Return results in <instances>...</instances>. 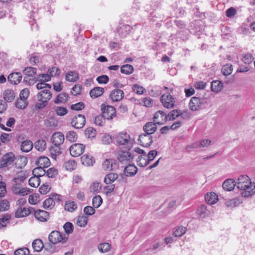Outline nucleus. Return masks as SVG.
I'll return each mask as SVG.
<instances>
[{"label": "nucleus", "instance_id": "obj_2", "mask_svg": "<svg viewBox=\"0 0 255 255\" xmlns=\"http://www.w3.org/2000/svg\"><path fill=\"white\" fill-rule=\"evenodd\" d=\"M135 154L130 151L129 147L126 151H121L118 156V159L122 164H126L130 163L135 157Z\"/></svg>", "mask_w": 255, "mask_h": 255}, {"label": "nucleus", "instance_id": "obj_47", "mask_svg": "<svg viewBox=\"0 0 255 255\" xmlns=\"http://www.w3.org/2000/svg\"><path fill=\"white\" fill-rule=\"evenodd\" d=\"M64 166L66 170L72 171L77 167V163L74 160H68L65 162Z\"/></svg>", "mask_w": 255, "mask_h": 255}, {"label": "nucleus", "instance_id": "obj_31", "mask_svg": "<svg viewBox=\"0 0 255 255\" xmlns=\"http://www.w3.org/2000/svg\"><path fill=\"white\" fill-rule=\"evenodd\" d=\"M118 178V175L117 173L111 172L105 176L104 181L106 184H111Z\"/></svg>", "mask_w": 255, "mask_h": 255}, {"label": "nucleus", "instance_id": "obj_46", "mask_svg": "<svg viewBox=\"0 0 255 255\" xmlns=\"http://www.w3.org/2000/svg\"><path fill=\"white\" fill-rule=\"evenodd\" d=\"M136 160L138 165L141 167H145L149 163L147 159V156L139 155Z\"/></svg>", "mask_w": 255, "mask_h": 255}, {"label": "nucleus", "instance_id": "obj_57", "mask_svg": "<svg viewBox=\"0 0 255 255\" xmlns=\"http://www.w3.org/2000/svg\"><path fill=\"white\" fill-rule=\"evenodd\" d=\"M36 87L37 89H38L39 90H41V91L43 90H45V89H47V88H49V89L51 88V86L50 84L46 83L45 82L41 81L40 80H39V82H38L36 84Z\"/></svg>", "mask_w": 255, "mask_h": 255}, {"label": "nucleus", "instance_id": "obj_37", "mask_svg": "<svg viewBox=\"0 0 255 255\" xmlns=\"http://www.w3.org/2000/svg\"><path fill=\"white\" fill-rule=\"evenodd\" d=\"M68 99V95L65 93H62L57 96L54 103L57 104L66 103Z\"/></svg>", "mask_w": 255, "mask_h": 255}, {"label": "nucleus", "instance_id": "obj_13", "mask_svg": "<svg viewBox=\"0 0 255 255\" xmlns=\"http://www.w3.org/2000/svg\"><path fill=\"white\" fill-rule=\"evenodd\" d=\"M85 123L86 119L84 116L79 114L73 118L71 124L75 128H81L84 126Z\"/></svg>", "mask_w": 255, "mask_h": 255}, {"label": "nucleus", "instance_id": "obj_30", "mask_svg": "<svg viewBox=\"0 0 255 255\" xmlns=\"http://www.w3.org/2000/svg\"><path fill=\"white\" fill-rule=\"evenodd\" d=\"M33 177H31L28 181L29 185L32 187H37L40 184V177H41V174H34Z\"/></svg>", "mask_w": 255, "mask_h": 255}, {"label": "nucleus", "instance_id": "obj_41", "mask_svg": "<svg viewBox=\"0 0 255 255\" xmlns=\"http://www.w3.org/2000/svg\"><path fill=\"white\" fill-rule=\"evenodd\" d=\"M181 111L178 110H173L170 112L167 115V121H173L177 117L180 116Z\"/></svg>", "mask_w": 255, "mask_h": 255}, {"label": "nucleus", "instance_id": "obj_55", "mask_svg": "<svg viewBox=\"0 0 255 255\" xmlns=\"http://www.w3.org/2000/svg\"><path fill=\"white\" fill-rule=\"evenodd\" d=\"M101 140L104 144H109L113 141V138L109 134L105 133L102 135Z\"/></svg>", "mask_w": 255, "mask_h": 255}, {"label": "nucleus", "instance_id": "obj_60", "mask_svg": "<svg viewBox=\"0 0 255 255\" xmlns=\"http://www.w3.org/2000/svg\"><path fill=\"white\" fill-rule=\"evenodd\" d=\"M63 228L65 233L69 235L73 232L74 226L71 223L68 222L64 225Z\"/></svg>", "mask_w": 255, "mask_h": 255}, {"label": "nucleus", "instance_id": "obj_12", "mask_svg": "<svg viewBox=\"0 0 255 255\" xmlns=\"http://www.w3.org/2000/svg\"><path fill=\"white\" fill-rule=\"evenodd\" d=\"M119 167L118 162L113 159H107L104 160L102 164V168L105 170H115Z\"/></svg>", "mask_w": 255, "mask_h": 255}, {"label": "nucleus", "instance_id": "obj_9", "mask_svg": "<svg viewBox=\"0 0 255 255\" xmlns=\"http://www.w3.org/2000/svg\"><path fill=\"white\" fill-rule=\"evenodd\" d=\"M85 149V146L81 143H75L69 148V151L71 156L78 157L81 155Z\"/></svg>", "mask_w": 255, "mask_h": 255}, {"label": "nucleus", "instance_id": "obj_19", "mask_svg": "<svg viewBox=\"0 0 255 255\" xmlns=\"http://www.w3.org/2000/svg\"><path fill=\"white\" fill-rule=\"evenodd\" d=\"M51 140L55 146H59L64 140V135L61 132H55L51 136Z\"/></svg>", "mask_w": 255, "mask_h": 255}, {"label": "nucleus", "instance_id": "obj_59", "mask_svg": "<svg viewBox=\"0 0 255 255\" xmlns=\"http://www.w3.org/2000/svg\"><path fill=\"white\" fill-rule=\"evenodd\" d=\"M132 90L135 93L137 94H142L146 91L145 88L137 84L133 85L132 87Z\"/></svg>", "mask_w": 255, "mask_h": 255}, {"label": "nucleus", "instance_id": "obj_22", "mask_svg": "<svg viewBox=\"0 0 255 255\" xmlns=\"http://www.w3.org/2000/svg\"><path fill=\"white\" fill-rule=\"evenodd\" d=\"M157 128L156 124L152 122L147 123L143 127L145 133L150 135L154 133L156 131Z\"/></svg>", "mask_w": 255, "mask_h": 255}, {"label": "nucleus", "instance_id": "obj_38", "mask_svg": "<svg viewBox=\"0 0 255 255\" xmlns=\"http://www.w3.org/2000/svg\"><path fill=\"white\" fill-rule=\"evenodd\" d=\"M65 78L67 81L74 82L78 80L79 76L77 73L74 71H69L66 74Z\"/></svg>", "mask_w": 255, "mask_h": 255}, {"label": "nucleus", "instance_id": "obj_44", "mask_svg": "<svg viewBox=\"0 0 255 255\" xmlns=\"http://www.w3.org/2000/svg\"><path fill=\"white\" fill-rule=\"evenodd\" d=\"M10 218V215L6 214L2 218H0V229L6 227L7 225L9 224Z\"/></svg>", "mask_w": 255, "mask_h": 255}, {"label": "nucleus", "instance_id": "obj_40", "mask_svg": "<svg viewBox=\"0 0 255 255\" xmlns=\"http://www.w3.org/2000/svg\"><path fill=\"white\" fill-rule=\"evenodd\" d=\"M31 192L30 189L27 188L21 187L20 188H15L13 189V193L15 195H19L21 196H25Z\"/></svg>", "mask_w": 255, "mask_h": 255}, {"label": "nucleus", "instance_id": "obj_24", "mask_svg": "<svg viewBox=\"0 0 255 255\" xmlns=\"http://www.w3.org/2000/svg\"><path fill=\"white\" fill-rule=\"evenodd\" d=\"M242 202V199L241 197H236L226 201L225 205L229 208H235L239 206Z\"/></svg>", "mask_w": 255, "mask_h": 255}, {"label": "nucleus", "instance_id": "obj_1", "mask_svg": "<svg viewBox=\"0 0 255 255\" xmlns=\"http://www.w3.org/2000/svg\"><path fill=\"white\" fill-rule=\"evenodd\" d=\"M236 182L237 188L243 191L242 197H249L255 193V185H253L254 188L253 189L250 179L247 175H240Z\"/></svg>", "mask_w": 255, "mask_h": 255}, {"label": "nucleus", "instance_id": "obj_25", "mask_svg": "<svg viewBox=\"0 0 255 255\" xmlns=\"http://www.w3.org/2000/svg\"><path fill=\"white\" fill-rule=\"evenodd\" d=\"M236 186V182L233 179H228L223 183L222 187L224 190L231 191L233 190Z\"/></svg>", "mask_w": 255, "mask_h": 255}, {"label": "nucleus", "instance_id": "obj_45", "mask_svg": "<svg viewBox=\"0 0 255 255\" xmlns=\"http://www.w3.org/2000/svg\"><path fill=\"white\" fill-rule=\"evenodd\" d=\"M37 69L32 67H27L23 70V73L29 77H32L36 73Z\"/></svg>", "mask_w": 255, "mask_h": 255}, {"label": "nucleus", "instance_id": "obj_15", "mask_svg": "<svg viewBox=\"0 0 255 255\" xmlns=\"http://www.w3.org/2000/svg\"><path fill=\"white\" fill-rule=\"evenodd\" d=\"M50 55H46L40 57L38 53H33L29 58V62L33 64H37L39 63H43L48 62L47 59H51Z\"/></svg>", "mask_w": 255, "mask_h": 255}, {"label": "nucleus", "instance_id": "obj_29", "mask_svg": "<svg viewBox=\"0 0 255 255\" xmlns=\"http://www.w3.org/2000/svg\"><path fill=\"white\" fill-rule=\"evenodd\" d=\"M104 92V89L102 87H95L90 91V95L92 98H96L102 95Z\"/></svg>", "mask_w": 255, "mask_h": 255}, {"label": "nucleus", "instance_id": "obj_56", "mask_svg": "<svg viewBox=\"0 0 255 255\" xmlns=\"http://www.w3.org/2000/svg\"><path fill=\"white\" fill-rule=\"evenodd\" d=\"M232 65H224L222 69V72L223 74L225 76L230 75L232 73Z\"/></svg>", "mask_w": 255, "mask_h": 255}, {"label": "nucleus", "instance_id": "obj_26", "mask_svg": "<svg viewBox=\"0 0 255 255\" xmlns=\"http://www.w3.org/2000/svg\"><path fill=\"white\" fill-rule=\"evenodd\" d=\"M137 171V167L133 164H129L125 167L124 174L127 176H133Z\"/></svg>", "mask_w": 255, "mask_h": 255}, {"label": "nucleus", "instance_id": "obj_53", "mask_svg": "<svg viewBox=\"0 0 255 255\" xmlns=\"http://www.w3.org/2000/svg\"><path fill=\"white\" fill-rule=\"evenodd\" d=\"M66 138L71 142H74L77 139V134L74 131H69L66 134Z\"/></svg>", "mask_w": 255, "mask_h": 255}, {"label": "nucleus", "instance_id": "obj_14", "mask_svg": "<svg viewBox=\"0 0 255 255\" xmlns=\"http://www.w3.org/2000/svg\"><path fill=\"white\" fill-rule=\"evenodd\" d=\"M124 94L123 90L119 89H115L111 92L110 99L112 102H119L123 99Z\"/></svg>", "mask_w": 255, "mask_h": 255}, {"label": "nucleus", "instance_id": "obj_39", "mask_svg": "<svg viewBox=\"0 0 255 255\" xmlns=\"http://www.w3.org/2000/svg\"><path fill=\"white\" fill-rule=\"evenodd\" d=\"M33 250L37 252H40L44 247L42 241L40 239L35 240L32 244Z\"/></svg>", "mask_w": 255, "mask_h": 255}, {"label": "nucleus", "instance_id": "obj_10", "mask_svg": "<svg viewBox=\"0 0 255 255\" xmlns=\"http://www.w3.org/2000/svg\"><path fill=\"white\" fill-rule=\"evenodd\" d=\"M160 101L164 108L172 109L174 107L175 101L170 94H163L160 98Z\"/></svg>", "mask_w": 255, "mask_h": 255}, {"label": "nucleus", "instance_id": "obj_27", "mask_svg": "<svg viewBox=\"0 0 255 255\" xmlns=\"http://www.w3.org/2000/svg\"><path fill=\"white\" fill-rule=\"evenodd\" d=\"M205 200L208 204L211 205L217 202L218 196L214 192L208 193L205 195Z\"/></svg>", "mask_w": 255, "mask_h": 255}, {"label": "nucleus", "instance_id": "obj_32", "mask_svg": "<svg viewBox=\"0 0 255 255\" xmlns=\"http://www.w3.org/2000/svg\"><path fill=\"white\" fill-rule=\"evenodd\" d=\"M130 27L128 25H123L118 29V33L121 37L124 38L126 37L130 31Z\"/></svg>", "mask_w": 255, "mask_h": 255}, {"label": "nucleus", "instance_id": "obj_5", "mask_svg": "<svg viewBox=\"0 0 255 255\" xmlns=\"http://www.w3.org/2000/svg\"><path fill=\"white\" fill-rule=\"evenodd\" d=\"M101 110L104 119L111 120L116 116V110L113 106L103 104L101 105Z\"/></svg>", "mask_w": 255, "mask_h": 255}, {"label": "nucleus", "instance_id": "obj_33", "mask_svg": "<svg viewBox=\"0 0 255 255\" xmlns=\"http://www.w3.org/2000/svg\"><path fill=\"white\" fill-rule=\"evenodd\" d=\"M81 162L83 165L86 166L93 165L95 160L92 156H89L88 154H84L81 158Z\"/></svg>", "mask_w": 255, "mask_h": 255}, {"label": "nucleus", "instance_id": "obj_16", "mask_svg": "<svg viewBox=\"0 0 255 255\" xmlns=\"http://www.w3.org/2000/svg\"><path fill=\"white\" fill-rule=\"evenodd\" d=\"M166 121H167V115L165 112L159 110L155 113L153 117V121L155 124L161 125Z\"/></svg>", "mask_w": 255, "mask_h": 255}, {"label": "nucleus", "instance_id": "obj_63", "mask_svg": "<svg viewBox=\"0 0 255 255\" xmlns=\"http://www.w3.org/2000/svg\"><path fill=\"white\" fill-rule=\"evenodd\" d=\"M50 189L51 187L48 184H44L40 187L39 191L41 194L45 195L50 190Z\"/></svg>", "mask_w": 255, "mask_h": 255}, {"label": "nucleus", "instance_id": "obj_62", "mask_svg": "<svg viewBox=\"0 0 255 255\" xmlns=\"http://www.w3.org/2000/svg\"><path fill=\"white\" fill-rule=\"evenodd\" d=\"M254 57L252 54L247 53L243 56L242 61L244 64H251L254 60Z\"/></svg>", "mask_w": 255, "mask_h": 255}, {"label": "nucleus", "instance_id": "obj_42", "mask_svg": "<svg viewBox=\"0 0 255 255\" xmlns=\"http://www.w3.org/2000/svg\"><path fill=\"white\" fill-rule=\"evenodd\" d=\"M55 201L53 197H49L43 203V206L45 209H51L55 205Z\"/></svg>", "mask_w": 255, "mask_h": 255}, {"label": "nucleus", "instance_id": "obj_54", "mask_svg": "<svg viewBox=\"0 0 255 255\" xmlns=\"http://www.w3.org/2000/svg\"><path fill=\"white\" fill-rule=\"evenodd\" d=\"M186 232V229L183 226L179 227L175 231L173 232V236L175 237H181Z\"/></svg>", "mask_w": 255, "mask_h": 255}, {"label": "nucleus", "instance_id": "obj_17", "mask_svg": "<svg viewBox=\"0 0 255 255\" xmlns=\"http://www.w3.org/2000/svg\"><path fill=\"white\" fill-rule=\"evenodd\" d=\"M51 89L47 88L39 92L37 94V98L38 101H44L48 103V102L52 98V93L50 91Z\"/></svg>", "mask_w": 255, "mask_h": 255}, {"label": "nucleus", "instance_id": "obj_34", "mask_svg": "<svg viewBox=\"0 0 255 255\" xmlns=\"http://www.w3.org/2000/svg\"><path fill=\"white\" fill-rule=\"evenodd\" d=\"M46 147V141L44 139H38L34 143V148L39 151H44Z\"/></svg>", "mask_w": 255, "mask_h": 255}, {"label": "nucleus", "instance_id": "obj_6", "mask_svg": "<svg viewBox=\"0 0 255 255\" xmlns=\"http://www.w3.org/2000/svg\"><path fill=\"white\" fill-rule=\"evenodd\" d=\"M35 163L38 167L33 170V173H36L38 170H40L42 172H45L44 168L50 166V161L48 157L46 156H40L37 159Z\"/></svg>", "mask_w": 255, "mask_h": 255}, {"label": "nucleus", "instance_id": "obj_64", "mask_svg": "<svg viewBox=\"0 0 255 255\" xmlns=\"http://www.w3.org/2000/svg\"><path fill=\"white\" fill-rule=\"evenodd\" d=\"M29 253L28 249L26 248H23L16 250L14 253V255H28Z\"/></svg>", "mask_w": 255, "mask_h": 255}, {"label": "nucleus", "instance_id": "obj_51", "mask_svg": "<svg viewBox=\"0 0 255 255\" xmlns=\"http://www.w3.org/2000/svg\"><path fill=\"white\" fill-rule=\"evenodd\" d=\"M103 203V200L100 195H96L92 200V204L94 208H98Z\"/></svg>", "mask_w": 255, "mask_h": 255}, {"label": "nucleus", "instance_id": "obj_8", "mask_svg": "<svg viewBox=\"0 0 255 255\" xmlns=\"http://www.w3.org/2000/svg\"><path fill=\"white\" fill-rule=\"evenodd\" d=\"M116 143L119 145H127L130 142V137L128 133L126 132H121L117 134L115 137Z\"/></svg>", "mask_w": 255, "mask_h": 255}, {"label": "nucleus", "instance_id": "obj_36", "mask_svg": "<svg viewBox=\"0 0 255 255\" xmlns=\"http://www.w3.org/2000/svg\"><path fill=\"white\" fill-rule=\"evenodd\" d=\"M65 210L70 212H73L77 208V204L72 201H67L66 202L64 206Z\"/></svg>", "mask_w": 255, "mask_h": 255}, {"label": "nucleus", "instance_id": "obj_35", "mask_svg": "<svg viewBox=\"0 0 255 255\" xmlns=\"http://www.w3.org/2000/svg\"><path fill=\"white\" fill-rule=\"evenodd\" d=\"M223 88V83L218 80L213 81L211 83V89L213 92H219Z\"/></svg>", "mask_w": 255, "mask_h": 255}, {"label": "nucleus", "instance_id": "obj_4", "mask_svg": "<svg viewBox=\"0 0 255 255\" xmlns=\"http://www.w3.org/2000/svg\"><path fill=\"white\" fill-rule=\"evenodd\" d=\"M49 241L52 244L58 243H65L68 240V237H63V235L57 231H52L49 235Z\"/></svg>", "mask_w": 255, "mask_h": 255}, {"label": "nucleus", "instance_id": "obj_49", "mask_svg": "<svg viewBox=\"0 0 255 255\" xmlns=\"http://www.w3.org/2000/svg\"><path fill=\"white\" fill-rule=\"evenodd\" d=\"M133 68L132 65H123L121 68V72L126 75H129L132 73Z\"/></svg>", "mask_w": 255, "mask_h": 255}, {"label": "nucleus", "instance_id": "obj_28", "mask_svg": "<svg viewBox=\"0 0 255 255\" xmlns=\"http://www.w3.org/2000/svg\"><path fill=\"white\" fill-rule=\"evenodd\" d=\"M33 147L32 142L30 140H25L21 143L20 149L23 152H28Z\"/></svg>", "mask_w": 255, "mask_h": 255}, {"label": "nucleus", "instance_id": "obj_43", "mask_svg": "<svg viewBox=\"0 0 255 255\" xmlns=\"http://www.w3.org/2000/svg\"><path fill=\"white\" fill-rule=\"evenodd\" d=\"M27 176L25 172H20L15 177L13 178L14 183H22L26 179Z\"/></svg>", "mask_w": 255, "mask_h": 255}, {"label": "nucleus", "instance_id": "obj_58", "mask_svg": "<svg viewBox=\"0 0 255 255\" xmlns=\"http://www.w3.org/2000/svg\"><path fill=\"white\" fill-rule=\"evenodd\" d=\"M101 189V184L98 182H94L90 187V190L91 192L95 193L98 192L100 191Z\"/></svg>", "mask_w": 255, "mask_h": 255}, {"label": "nucleus", "instance_id": "obj_48", "mask_svg": "<svg viewBox=\"0 0 255 255\" xmlns=\"http://www.w3.org/2000/svg\"><path fill=\"white\" fill-rule=\"evenodd\" d=\"M197 214L200 217L204 218L207 216L208 213L207 209V207L205 205H201L197 210Z\"/></svg>", "mask_w": 255, "mask_h": 255}, {"label": "nucleus", "instance_id": "obj_18", "mask_svg": "<svg viewBox=\"0 0 255 255\" xmlns=\"http://www.w3.org/2000/svg\"><path fill=\"white\" fill-rule=\"evenodd\" d=\"M33 212H34V209L32 207L28 208L19 207L15 212V216L16 218H22L28 216Z\"/></svg>", "mask_w": 255, "mask_h": 255}, {"label": "nucleus", "instance_id": "obj_52", "mask_svg": "<svg viewBox=\"0 0 255 255\" xmlns=\"http://www.w3.org/2000/svg\"><path fill=\"white\" fill-rule=\"evenodd\" d=\"M98 250L101 253H106L109 251L111 249V245L108 243H104L100 244L98 246Z\"/></svg>", "mask_w": 255, "mask_h": 255}, {"label": "nucleus", "instance_id": "obj_61", "mask_svg": "<svg viewBox=\"0 0 255 255\" xmlns=\"http://www.w3.org/2000/svg\"><path fill=\"white\" fill-rule=\"evenodd\" d=\"M25 100L19 99L15 102L16 107L20 109H24L27 106V103Z\"/></svg>", "mask_w": 255, "mask_h": 255}, {"label": "nucleus", "instance_id": "obj_11", "mask_svg": "<svg viewBox=\"0 0 255 255\" xmlns=\"http://www.w3.org/2000/svg\"><path fill=\"white\" fill-rule=\"evenodd\" d=\"M204 104V99L196 97H192L189 102L190 109L193 111L200 110Z\"/></svg>", "mask_w": 255, "mask_h": 255}, {"label": "nucleus", "instance_id": "obj_3", "mask_svg": "<svg viewBox=\"0 0 255 255\" xmlns=\"http://www.w3.org/2000/svg\"><path fill=\"white\" fill-rule=\"evenodd\" d=\"M160 135L157 136H152V135L146 133L141 134L139 135L138 141L140 144L142 146L148 147L153 142V138L154 140L159 138Z\"/></svg>", "mask_w": 255, "mask_h": 255}, {"label": "nucleus", "instance_id": "obj_20", "mask_svg": "<svg viewBox=\"0 0 255 255\" xmlns=\"http://www.w3.org/2000/svg\"><path fill=\"white\" fill-rule=\"evenodd\" d=\"M35 218L40 222H45L49 219V213L42 210H37L33 212Z\"/></svg>", "mask_w": 255, "mask_h": 255}, {"label": "nucleus", "instance_id": "obj_23", "mask_svg": "<svg viewBox=\"0 0 255 255\" xmlns=\"http://www.w3.org/2000/svg\"><path fill=\"white\" fill-rule=\"evenodd\" d=\"M2 96L5 102H12L15 99V94L12 89H6L4 91Z\"/></svg>", "mask_w": 255, "mask_h": 255}, {"label": "nucleus", "instance_id": "obj_7", "mask_svg": "<svg viewBox=\"0 0 255 255\" xmlns=\"http://www.w3.org/2000/svg\"><path fill=\"white\" fill-rule=\"evenodd\" d=\"M15 158V155L12 152L5 153L0 159V168L10 165L13 163Z\"/></svg>", "mask_w": 255, "mask_h": 255}, {"label": "nucleus", "instance_id": "obj_50", "mask_svg": "<svg viewBox=\"0 0 255 255\" xmlns=\"http://www.w3.org/2000/svg\"><path fill=\"white\" fill-rule=\"evenodd\" d=\"M88 217L85 216H79L77 218V224L80 227H84L87 224Z\"/></svg>", "mask_w": 255, "mask_h": 255}, {"label": "nucleus", "instance_id": "obj_21", "mask_svg": "<svg viewBox=\"0 0 255 255\" xmlns=\"http://www.w3.org/2000/svg\"><path fill=\"white\" fill-rule=\"evenodd\" d=\"M22 79L21 74L19 72H14L10 74L7 77L8 81L11 84L16 85L19 83Z\"/></svg>", "mask_w": 255, "mask_h": 255}]
</instances>
